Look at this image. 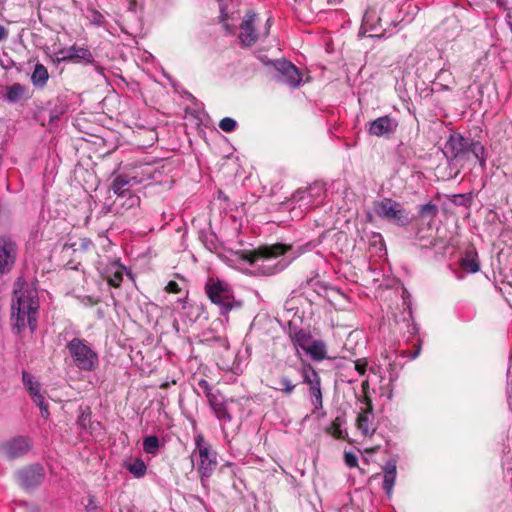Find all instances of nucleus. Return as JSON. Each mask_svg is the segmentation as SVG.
<instances>
[{"label": "nucleus", "instance_id": "nucleus-40", "mask_svg": "<svg viewBox=\"0 0 512 512\" xmlns=\"http://www.w3.org/2000/svg\"><path fill=\"white\" fill-rule=\"evenodd\" d=\"M366 367H367L366 362H360V361L355 362V369H356V371H357L360 375H364V374H365V372H366Z\"/></svg>", "mask_w": 512, "mask_h": 512}, {"label": "nucleus", "instance_id": "nucleus-31", "mask_svg": "<svg viewBox=\"0 0 512 512\" xmlns=\"http://www.w3.org/2000/svg\"><path fill=\"white\" fill-rule=\"evenodd\" d=\"M273 389L283 392L286 395L293 393L295 384L287 376H281L279 386H271Z\"/></svg>", "mask_w": 512, "mask_h": 512}, {"label": "nucleus", "instance_id": "nucleus-36", "mask_svg": "<svg viewBox=\"0 0 512 512\" xmlns=\"http://www.w3.org/2000/svg\"><path fill=\"white\" fill-rule=\"evenodd\" d=\"M344 458H345V463L348 467L352 468V467L357 466L358 459H357L356 455H354L353 453L346 452Z\"/></svg>", "mask_w": 512, "mask_h": 512}, {"label": "nucleus", "instance_id": "nucleus-15", "mask_svg": "<svg viewBox=\"0 0 512 512\" xmlns=\"http://www.w3.org/2000/svg\"><path fill=\"white\" fill-rule=\"evenodd\" d=\"M18 256V246L11 239H2V273L9 271Z\"/></svg>", "mask_w": 512, "mask_h": 512}, {"label": "nucleus", "instance_id": "nucleus-4", "mask_svg": "<svg viewBox=\"0 0 512 512\" xmlns=\"http://www.w3.org/2000/svg\"><path fill=\"white\" fill-rule=\"evenodd\" d=\"M66 348L72 358L73 364L79 370L91 372L98 367V354L86 340L75 337L67 343Z\"/></svg>", "mask_w": 512, "mask_h": 512}, {"label": "nucleus", "instance_id": "nucleus-5", "mask_svg": "<svg viewBox=\"0 0 512 512\" xmlns=\"http://www.w3.org/2000/svg\"><path fill=\"white\" fill-rule=\"evenodd\" d=\"M258 17L257 14L249 11L245 14L241 25L239 40L244 46H251L261 37H267L271 27V19L268 18L263 28H257Z\"/></svg>", "mask_w": 512, "mask_h": 512}, {"label": "nucleus", "instance_id": "nucleus-28", "mask_svg": "<svg viewBox=\"0 0 512 512\" xmlns=\"http://www.w3.org/2000/svg\"><path fill=\"white\" fill-rule=\"evenodd\" d=\"M160 448L159 438L155 435L145 437L143 440V450L147 454L156 455Z\"/></svg>", "mask_w": 512, "mask_h": 512}, {"label": "nucleus", "instance_id": "nucleus-44", "mask_svg": "<svg viewBox=\"0 0 512 512\" xmlns=\"http://www.w3.org/2000/svg\"><path fill=\"white\" fill-rule=\"evenodd\" d=\"M441 85H442V87H443V89H444V90H450V87H449L448 85H446V84H442V83H441Z\"/></svg>", "mask_w": 512, "mask_h": 512}, {"label": "nucleus", "instance_id": "nucleus-43", "mask_svg": "<svg viewBox=\"0 0 512 512\" xmlns=\"http://www.w3.org/2000/svg\"><path fill=\"white\" fill-rule=\"evenodd\" d=\"M327 2L330 4H337L340 2V0H327Z\"/></svg>", "mask_w": 512, "mask_h": 512}, {"label": "nucleus", "instance_id": "nucleus-27", "mask_svg": "<svg viewBox=\"0 0 512 512\" xmlns=\"http://www.w3.org/2000/svg\"><path fill=\"white\" fill-rule=\"evenodd\" d=\"M228 402L229 401L226 400L212 410L216 418L224 424L229 423L232 420V416L228 410Z\"/></svg>", "mask_w": 512, "mask_h": 512}, {"label": "nucleus", "instance_id": "nucleus-47", "mask_svg": "<svg viewBox=\"0 0 512 512\" xmlns=\"http://www.w3.org/2000/svg\"><path fill=\"white\" fill-rule=\"evenodd\" d=\"M418 354H419V351H416V352L414 353V355H413V358L417 357V356H418Z\"/></svg>", "mask_w": 512, "mask_h": 512}, {"label": "nucleus", "instance_id": "nucleus-18", "mask_svg": "<svg viewBox=\"0 0 512 512\" xmlns=\"http://www.w3.org/2000/svg\"><path fill=\"white\" fill-rule=\"evenodd\" d=\"M278 70L281 72L283 81L295 88L301 83V76L298 69L288 61L279 63Z\"/></svg>", "mask_w": 512, "mask_h": 512}, {"label": "nucleus", "instance_id": "nucleus-20", "mask_svg": "<svg viewBox=\"0 0 512 512\" xmlns=\"http://www.w3.org/2000/svg\"><path fill=\"white\" fill-rule=\"evenodd\" d=\"M396 463L393 461L388 462L384 468L383 488L388 496L392 495L393 487L396 480Z\"/></svg>", "mask_w": 512, "mask_h": 512}, {"label": "nucleus", "instance_id": "nucleus-26", "mask_svg": "<svg viewBox=\"0 0 512 512\" xmlns=\"http://www.w3.org/2000/svg\"><path fill=\"white\" fill-rule=\"evenodd\" d=\"M461 266L470 273H476L479 270V263L476 254L468 252L461 260Z\"/></svg>", "mask_w": 512, "mask_h": 512}, {"label": "nucleus", "instance_id": "nucleus-46", "mask_svg": "<svg viewBox=\"0 0 512 512\" xmlns=\"http://www.w3.org/2000/svg\"><path fill=\"white\" fill-rule=\"evenodd\" d=\"M367 386H368V382L367 381L363 382L362 387L364 390L366 389Z\"/></svg>", "mask_w": 512, "mask_h": 512}, {"label": "nucleus", "instance_id": "nucleus-14", "mask_svg": "<svg viewBox=\"0 0 512 512\" xmlns=\"http://www.w3.org/2000/svg\"><path fill=\"white\" fill-rule=\"evenodd\" d=\"M373 418L372 405L370 402H367L366 407L361 408L357 417V427L366 437L372 436L375 432Z\"/></svg>", "mask_w": 512, "mask_h": 512}, {"label": "nucleus", "instance_id": "nucleus-10", "mask_svg": "<svg viewBox=\"0 0 512 512\" xmlns=\"http://www.w3.org/2000/svg\"><path fill=\"white\" fill-rule=\"evenodd\" d=\"M398 127V121L389 116H382L370 122L368 132L377 137H388L392 135Z\"/></svg>", "mask_w": 512, "mask_h": 512}, {"label": "nucleus", "instance_id": "nucleus-3", "mask_svg": "<svg viewBox=\"0 0 512 512\" xmlns=\"http://www.w3.org/2000/svg\"><path fill=\"white\" fill-rule=\"evenodd\" d=\"M205 292L210 301L219 307L222 315H226L242 306V301L235 298L231 285L218 278L210 277L207 279Z\"/></svg>", "mask_w": 512, "mask_h": 512}, {"label": "nucleus", "instance_id": "nucleus-21", "mask_svg": "<svg viewBox=\"0 0 512 512\" xmlns=\"http://www.w3.org/2000/svg\"><path fill=\"white\" fill-rule=\"evenodd\" d=\"M49 79V73L47 68L40 63L35 64L34 70L31 74V82L37 88H43L46 86Z\"/></svg>", "mask_w": 512, "mask_h": 512}, {"label": "nucleus", "instance_id": "nucleus-23", "mask_svg": "<svg viewBox=\"0 0 512 512\" xmlns=\"http://www.w3.org/2000/svg\"><path fill=\"white\" fill-rule=\"evenodd\" d=\"M313 196V188H309L307 190H298L292 195V201L296 203H300V207H304L308 209L311 207L312 202L311 198Z\"/></svg>", "mask_w": 512, "mask_h": 512}, {"label": "nucleus", "instance_id": "nucleus-12", "mask_svg": "<svg viewBox=\"0 0 512 512\" xmlns=\"http://www.w3.org/2000/svg\"><path fill=\"white\" fill-rule=\"evenodd\" d=\"M32 448V441L25 436H18L4 446V453L8 459H16L24 456Z\"/></svg>", "mask_w": 512, "mask_h": 512}, {"label": "nucleus", "instance_id": "nucleus-8", "mask_svg": "<svg viewBox=\"0 0 512 512\" xmlns=\"http://www.w3.org/2000/svg\"><path fill=\"white\" fill-rule=\"evenodd\" d=\"M22 378L24 386L29 392L30 396L32 397L33 402L39 407L41 416L43 418H48V404L45 402L44 396L41 394L40 383L36 381L34 377L27 372H23Z\"/></svg>", "mask_w": 512, "mask_h": 512}, {"label": "nucleus", "instance_id": "nucleus-22", "mask_svg": "<svg viewBox=\"0 0 512 512\" xmlns=\"http://www.w3.org/2000/svg\"><path fill=\"white\" fill-rule=\"evenodd\" d=\"M300 373L302 375L303 382L308 386L321 382L320 376L310 364H302Z\"/></svg>", "mask_w": 512, "mask_h": 512}, {"label": "nucleus", "instance_id": "nucleus-38", "mask_svg": "<svg viewBox=\"0 0 512 512\" xmlns=\"http://www.w3.org/2000/svg\"><path fill=\"white\" fill-rule=\"evenodd\" d=\"M199 387L203 389L206 398L208 397V393H214L206 380H200L198 383Z\"/></svg>", "mask_w": 512, "mask_h": 512}, {"label": "nucleus", "instance_id": "nucleus-34", "mask_svg": "<svg viewBox=\"0 0 512 512\" xmlns=\"http://www.w3.org/2000/svg\"><path fill=\"white\" fill-rule=\"evenodd\" d=\"M437 211H438V209H437L436 205L427 203L421 207L420 214L422 216L434 217V216H436Z\"/></svg>", "mask_w": 512, "mask_h": 512}, {"label": "nucleus", "instance_id": "nucleus-1", "mask_svg": "<svg viewBox=\"0 0 512 512\" xmlns=\"http://www.w3.org/2000/svg\"><path fill=\"white\" fill-rule=\"evenodd\" d=\"M38 311V291L34 283H27L22 278H18L11 304L13 330L20 334L28 328L33 333L37 328Z\"/></svg>", "mask_w": 512, "mask_h": 512}, {"label": "nucleus", "instance_id": "nucleus-29", "mask_svg": "<svg viewBox=\"0 0 512 512\" xmlns=\"http://www.w3.org/2000/svg\"><path fill=\"white\" fill-rule=\"evenodd\" d=\"M25 92L26 88L23 85L16 83L8 88L6 97L9 101L16 102L23 98Z\"/></svg>", "mask_w": 512, "mask_h": 512}, {"label": "nucleus", "instance_id": "nucleus-24", "mask_svg": "<svg viewBox=\"0 0 512 512\" xmlns=\"http://www.w3.org/2000/svg\"><path fill=\"white\" fill-rule=\"evenodd\" d=\"M125 468L136 478H141L146 474L147 466L145 462L140 459H134L133 461L126 462Z\"/></svg>", "mask_w": 512, "mask_h": 512}, {"label": "nucleus", "instance_id": "nucleus-25", "mask_svg": "<svg viewBox=\"0 0 512 512\" xmlns=\"http://www.w3.org/2000/svg\"><path fill=\"white\" fill-rule=\"evenodd\" d=\"M309 397L314 407V410H319L323 407V397L321 390V382L309 386Z\"/></svg>", "mask_w": 512, "mask_h": 512}, {"label": "nucleus", "instance_id": "nucleus-33", "mask_svg": "<svg viewBox=\"0 0 512 512\" xmlns=\"http://www.w3.org/2000/svg\"><path fill=\"white\" fill-rule=\"evenodd\" d=\"M236 125V121L230 117H225L219 122V127L224 132H232L236 128Z\"/></svg>", "mask_w": 512, "mask_h": 512}, {"label": "nucleus", "instance_id": "nucleus-42", "mask_svg": "<svg viewBox=\"0 0 512 512\" xmlns=\"http://www.w3.org/2000/svg\"><path fill=\"white\" fill-rule=\"evenodd\" d=\"M508 18H509L508 24L510 26V29L512 30V15L510 13L508 14Z\"/></svg>", "mask_w": 512, "mask_h": 512}, {"label": "nucleus", "instance_id": "nucleus-35", "mask_svg": "<svg viewBox=\"0 0 512 512\" xmlns=\"http://www.w3.org/2000/svg\"><path fill=\"white\" fill-rule=\"evenodd\" d=\"M139 203H140L139 197L130 193V194L126 195V200L123 203V205H126L127 208L130 209V208H134V207L138 206Z\"/></svg>", "mask_w": 512, "mask_h": 512}, {"label": "nucleus", "instance_id": "nucleus-39", "mask_svg": "<svg viewBox=\"0 0 512 512\" xmlns=\"http://www.w3.org/2000/svg\"><path fill=\"white\" fill-rule=\"evenodd\" d=\"M449 77H451V73L446 69H441L437 74V79L439 81L447 82Z\"/></svg>", "mask_w": 512, "mask_h": 512}, {"label": "nucleus", "instance_id": "nucleus-17", "mask_svg": "<svg viewBox=\"0 0 512 512\" xmlns=\"http://www.w3.org/2000/svg\"><path fill=\"white\" fill-rule=\"evenodd\" d=\"M468 141L460 134H453L449 137L445 148L453 158H460L468 152Z\"/></svg>", "mask_w": 512, "mask_h": 512}, {"label": "nucleus", "instance_id": "nucleus-37", "mask_svg": "<svg viewBox=\"0 0 512 512\" xmlns=\"http://www.w3.org/2000/svg\"><path fill=\"white\" fill-rule=\"evenodd\" d=\"M165 290L169 293H179L180 287L177 282L175 281H169L168 284L165 287Z\"/></svg>", "mask_w": 512, "mask_h": 512}, {"label": "nucleus", "instance_id": "nucleus-11", "mask_svg": "<svg viewBox=\"0 0 512 512\" xmlns=\"http://www.w3.org/2000/svg\"><path fill=\"white\" fill-rule=\"evenodd\" d=\"M72 60H83L87 63H91L93 62V55L87 48L76 45H73L68 48H63L55 52L56 62H65Z\"/></svg>", "mask_w": 512, "mask_h": 512}, {"label": "nucleus", "instance_id": "nucleus-2", "mask_svg": "<svg viewBox=\"0 0 512 512\" xmlns=\"http://www.w3.org/2000/svg\"><path fill=\"white\" fill-rule=\"evenodd\" d=\"M289 247L282 244L263 246L245 256V260L256 266L257 269L265 274L272 275L282 271L289 264L284 258H280Z\"/></svg>", "mask_w": 512, "mask_h": 512}, {"label": "nucleus", "instance_id": "nucleus-32", "mask_svg": "<svg viewBox=\"0 0 512 512\" xmlns=\"http://www.w3.org/2000/svg\"><path fill=\"white\" fill-rule=\"evenodd\" d=\"M226 400L227 399H225V397L218 391L214 393H208L207 401L212 410Z\"/></svg>", "mask_w": 512, "mask_h": 512}, {"label": "nucleus", "instance_id": "nucleus-41", "mask_svg": "<svg viewBox=\"0 0 512 512\" xmlns=\"http://www.w3.org/2000/svg\"><path fill=\"white\" fill-rule=\"evenodd\" d=\"M87 512H98L97 506L94 504L93 498H89V503L86 505Z\"/></svg>", "mask_w": 512, "mask_h": 512}, {"label": "nucleus", "instance_id": "nucleus-16", "mask_svg": "<svg viewBox=\"0 0 512 512\" xmlns=\"http://www.w3.org/2000/svg\"><path fill=\"white\" fill-rule=\"evenodd\" d=\"M138 184L135 177L128 175H118L114 178L111 184V190L120 198L126 197L131 193V188Z\"/></svg>", "mask_w": 512, "mask_h": 512}, {"label": "nucleus", "instance_id": "nucleus-6", "mask_svg": "<svg viewBox=\"0 0 512 512\" xmlns=\"http://www.w3.org/2000/svg\"><path fill=\"white\" fill-rule=\"evenodd\" d=\"M377 216L398 226H405L410 222L409 213L403 206L390 198H384L374 203Z\"/></svg>", "mask_w": 512, "mask_h": 512}, {"label": "nucleus", "instance_id": "nucleus-30", "mask_svg": "<svg viewBox=\"0 0 512 512\" xmlns=\"http://www.w3.org/2000/svg\"><path fill=\"white\" fill-rule=\"evenodd\" d=\"M471 152L482 166L485 165V148L480 142L468 141V152Z\"/></svg>", "mask_w": 512, "mask_h": 512}, {"label": "nucleus", "instance_id": "nucleus-7", "mask_svg": "<svg viewBox=\"0 0 512 512\" xmlns=\"http://www.w3.org/2000/svg\"><path fill=\"white\" fill-rule=\"evenodd\" d=\"M195 440V452L199 456L198 471L202 478H208L217 467V455L211 445L204 439L202 434H197Z\"/></svg>", "mask_w": 512, "mask_h": 512}, {"label": "nucleus", "instance_id": "nucleus-19", "mask_svg": "<svg viewBox=\"0 0 512 512\" xmlns=\"http://www.w3.org/2000/svg\"><path fill=\"white\" fill-rule=\"evenodd\" d=\"M124 270V266L113 262L104 270L103 274L111 286L119 287L123 280Z\"/></svg>", "mask_w": 512, "mask_h": 512}, {"label": "nucleus", "instance_id": "nucleus-13", "mask_svg": "<svg viewBox=\"0 0 512 512\" xmlns=\"http://www.w3.org/2000/svg\"><path fill=\"white\" fill-rule=\"evenodd\" d=\"M308 340L305 334H297L295 337V342L297 345L302 347L307 354L311 356L312 359L316 361H321L326 357V346L322 341H314L309 346H306L305 343Z\"/></svg>", "mask_w": 512, "mask_h": 512}, {"label": "nucleus", "instance_id": "nucleus-9", "mask_svg": "<svg viewBox=\"0 0 512 512\" xmlns=\"http://www.w3.org/2000/svg\"><path fill=\"white\" fill-rule=\"evenodd\" d=\"M44 476V469L38 464L25 467L17 472V480L25 489H31L40 485Z\"/></svg>", "mask_w": 512, "mask_h": 512}, {"label": "nucleus", "instance_id": "nucleus-45", "mask_svg": "<svg viewBox=\"0 0 512 512\" xmlns=\"http://www.w3.org/2000/svg\"><path fill=\"white\" fill-rule=\"evenodd\" d=\"M386 395H387L388 399H391L392 398V391L390 390Z\"/></svg>", "mask_w": 512, "mask_h": 512}]
</instances>
